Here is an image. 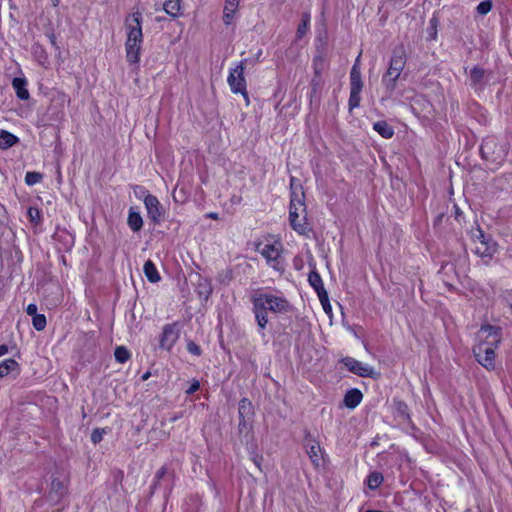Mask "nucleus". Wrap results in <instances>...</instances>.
<instances>
[{"label":"nucleus","mask_w":512,"mask_h":512,"mask_svg":"<svg viewBox=\"0 0 512 512\" xmlns=\"http://www.w3.org/2000/svg\"><path fill=\"white\" fill-rule=\"evenodd\" d=\"M477 337L479 343L473 348L474 356L483 367L493 370L495 368V349L502 338L501 328L490 324L482 325Z\"/></svg>","instance_id":"f257e3e1"},{"label":"nucleus","mask_w":512,"mask_h":512,"mask_svg":"<svg viewBox=\"0 0 512 512\" xmlns=\"http://www.w3.org/2000/svg\"><path fill=\"white\" fill-rule=\"evenodd\" d=\"M127 39L125 42L126 58L130 64H137L140 61L142 33V14L136 11L125 18Z\"/></svg>","instance_id":"f03ea898"},{"label":"nucleus","mask_w":512,"mask_h":512,"mask_svg":"<svg viewBox=\"0 0 512 512\" xmlns=\"http://www.w3.org/2000/svg\"><path fill=\"white\" fill-rule=\"evenodd\" d=\"M294 178H291V200L289 208L290 225L300 235H305L310 231L307 222L306 204L304 201V191L301 186H294Z\"/></svg>","instance_id":"7ed1b4c3"},{"label":"nucleus","mask_w":512,"mask_h":512,"mask_svg":"<svg viewBox=\"0 0 512 512\" xmlns=\"http://www.w3.org/2000/svg\"><path fill=\"white\" fill-rule=\"evenodd\" d=\"M247 59L242 60L234 69L230 71L228 76V84L233 93H240L243 95L246 104L249 105V97L246 90V80L244 77L245 64Z\"/></svg>","instance_id":"20e7f679"},{"label":"nucleus","mask_w":512,"mask_h":512,"mask_svg":"<svg viewBox=\"0 0 512 512\" xmlns=\"http://www.w3.org/2000/svg\"><path fill=\"white\" fill-rule=\"evenodd\" d=\"M360 55L357 57L351 72H350V97H349V109L353 110L360 104V93L363 88V82L361 78V72L359 68Z\"/></svg>","instance_id":"39448f33"},{"label":"nucleus","mask_w":512,"mask_h":512,"mask_svg":"<svg viewBox=\"0 0 512 512\" xmlns=\"http://www.w3.org/2000/svg\"><path fill=\"white\" fill-rule=\"evenodd\" d=\"M473 240L475 243L473 251L481 258L491 259L497 251V244L491 238L486 237L480 228H477L476 232L473 233Z\"/></svg>","instance_id":"423d86ee"},{"label":"nucleus","mask_w":512,"mask_h":512,"mask_svg":"<svg viewBox=\"0 0 512 512\" xmlns=\"http://www.w3.org/2000/svg\"><path fill=\"white\" fill-rule=\"evenodd\" d=\"M256 250L267 260V262H273L272 267L276 270H279L278 267V258L282 252V244L279 241H275L272 244H264L262 246L261 243L257 244Z\"/></svg>","instance_id":"0eeeda50"},{"label":"nucleus","mask_w":512,"mask_h":512,"mask_svg":"<svg viewBox=\"0 0 512 512\" xmlns=\"http://www.w3.org/2000/svg\"><path fill=\"white\" fill-rule=\"evenodd\" d=\"M341 362L346 366V368L350 372L360 377L375 378L376 376H378V373H375L372 367L364 365L363 363L352 357H345L341 360Z\"/></svg>","instance_id":"6e6552de"},{"label":"nucleus","mask_w":512,"mask_h":512,"mask_svg":"<svg viewBox=\"0 0 512 512\" xmlns=\"http://www.w3.org/2000/svg\"><path fill=\"white\" fill-rule=\"evenodd\" d=\"M253 304V313L260 329H264L268 323L267 307L264 305L263 296H253L251 298Z\"/></svg>","instance_id":"1a4fd4ad"},{"label":"nucleus","mask_w":512,"mask_h":512,"mask_svg":"<svg viewBox=\"0 0 512 512\" xmlns=\"http://www.w3.org/2000/svg\"><path fill=\"white\" fill-rule=\"evenodd\" d=\"M305 441L306 452L310 460L312 461L315 467H319L320 462L323 458V451L319 443L311 438L310 433L306 435Z\"/></svg>","instance_id":"9d476101"},{"label":"nucleus","mask_w":512,"mask_h":512,"mask_svg":"<svg viewBox=\"0 0 512 512\" xmlns=\"http://www.w3.org/2000/svg\"><path fill=\"white\" fill-rule=\"evenodd\" d=\"M262 296L264 297V305H269L267 307L268 310L274 313H282L288 311L289 303L286 299L271 294H264Z\"/></svg>","instance_id":"9b49d317"},{"label":"nucleus","mask_w":512,"mask_h":512,"mask_svg":"<svg viewBox=\"0 0 512 512\" xmlns=\"http://www.w3.org/2000/svg\"><path fill=\"white\" fill-rule=\"evenodd\" d=\"M144 203L147 209L148 217L154 223H159L162 212L158 199L155 196L149 194L145 197Z\"/></svg>","instance_id":"f8f14e48"},{"label":"nucleus","mask_w":512,"mask_h":512,"mask_svg":"<svg viewBox=\"0 0 512 512\" xmlns=\"http://www.w3.org/2000/svg\"><path fill=\"white\" fill-rule=\"evenodd\" d=\"M179 337L174 325H166L160 338V347L170 350Z\"/></svg>","instance_id":"ddd939ff"},{"label":"nucleus","mask_w":512,"mask_h":512,"mask_svg":"<svg viewBox=\"0 0 512 512\" xmlns=\"http://www.w3.org/2000/svg\"><path fill=\"white\" fill-rule=\"evenodd\" d=\"M406 64V52L402 45L393 50L392 57L389 63L391 68L402 72Z\"/></svg>","instance_id":"4468645a"},{"label":"nucleus","mask_w":512,"mask_h":512,"mask_svg":"<svg viewBox=\"0 0 512 512\" xmlns=\"http://www.w3.org/2000/svg\"><path fill=\"white\" fill-rule=\"evenodd\" d=\"M253 420L239 419L238 423V436L242 443L248 444L252 439Z\"/></svg>","instance_id":"2eb2a0df"},{"label":"nucleus","mask_w":512,"mask_h":512,"mask_svg":"<svg viewBox=\"0 0 512 512\" xmlns=\"http://www.w3.org/2000/svg\"><path fill=\"white\" fill-rule=\"evenodd\" d=\"M402 72L395 68L388 67L387 72L383 75L382 83L389 93H392L397 87V80Z\"/></svg>","instance_id":"dca6fc26"},{"label":"nucleus","mask_w":512,"mask_h":512,"mask_svg":"<svg viewBox=\"0 0 512 512\" xmlns=\"http://www.w3.org/2000/svg\"><path fill=\"white\" fill-rule=\"evenodd\" d=\"M239 419L253 420L255 415L254 406L248 398H242L238 406Z\"/></svg>","instance_id":"f3484780"},{"label":"nucleus","mask_w":512,"mask_h":512,"mask_svg":"<svg viewBox=\"0 0 512 512\" xmlns=\"http://www.w3.org/2000/svg\"><path fill=\"white\" fill-rule=\"evenodd\" d=\"M362 398V392L359 389L353 388L346 392L343 401L347 408L354 409L360 404Z\"/></svg>","instance_id":"a211bd4d"},{"label":"nucleus","mask_w":512,"mask_h":512,"mask_svg":"<svg viewBox=\"0 0 512 512\" xmlns=\"http://www.w3.org/2000/svg\"><path fill=\"white\" fill-rule=\"evenodd\" d=\"M485 70L479 66H475L470 71L471 86L475 90H481L484 87Z\"/></svg>","instance_id":"6ab92c4d"},{"label":"nucleus","mask_w":512,"mask_h":512,"mask_svg":"<svg viewBox=\"0 0 512 512\" xmlns=\"http://www.w3.org/2000/svg\"><path fill=\"white\" fill-rule=\"evenodd\" d=\"M12 85L19 99L27 100L29 98V92L26 89L27 82L25 79L16 77L13 79Z\"/></svg>","instance_id":"aec40b11"},{"label":"nucleus","mask_w":512,"mask_h":512,"mask_svg":"<svg viewBox=\"0 0 512 512\" xmlns=\"http://www.w3.org/2000/svg\"><path fill=\"white\" fill-rule=\"evenodd\" d=\"M66 494V488L62 481L59 479H53L51 482V488L49 492V497L51 499L60 500Z\"/></svg>","instance_id":"412c9836"},{"label":"nucleus","mask_w":512,"mask_h":512,"mask_svg":"<svg viewBox=\"0 0 512 512\" xmlns=\"http://www.w3.org/2000/svg\"><path fill=\"white\" fill-rule=\"evenodd\" d=\"M19 141L18 137H16L14 134L6 131L1 130L0 132V147L2 149H8L12 147L14 144H16Z\"/></svg>","instance_id":"4be33fe9"},{"label":"nucleus","mask_w":512,"mask_h":512,"mask_svg":"<svg viewBox=\"0 0 512 512\" xmlns=\"http://www.w3.org/2000/svg\"><path fill=\"white\" fill-rule=\"evenodd\" d=\"M374 130L383 138L389 139L394 135V130L386 121H378L374 123Z\"/></svg>","instance_id":"5701e85b"},{"label":"nucleus","mask_w":512,"mask_h":512,"mask_svg":"<svg viewBox=\"0 0 512 512\" xmlns=\"http://www.w3.org/2000/svg\"><path fill=\"white\" fill-rule=\"evenodd\" d=\"M144 274L151 283H156L160 280V275L151 260H147L144 264Z\"/></svg>","instance_id":"b1692460"},{"label":"nucleus","mask_w":512,"mask_h":512,"mask_svg":"<svg viewBox=\"0 0 512 512\" xmlns=\"http://www.w3.org/2000/svg\"><path fill=\"white\" fill-rule=\"evenodd\" d=\"M308 281L310 285L315 289L318 296L322 294V291H326L323 285L322 278L316 271H311L309 273Z\"/></svg>","instance_id":"393cba45"},{"label":"nucleus","mask_w":512,"mask_h":512,"mask_svg":"<svg viewBox=\"0 0 512 512\" xmlns=\"http://www.w3.org/2000/svg\"><path fill=\"white\" fill-rule=\"evenodd\" d=\"M164 11L172 16L177 17L180 14L181 1L180 0H166L163 4Z\"/></svg>","instance_id":"a878e982"},{"label":"nucleus","mask_w":512,"mask_h":512,"mask_svg":"<svg viewBox=\"0 0 512 512\" xmlns=\"http://www.w3.org/2000/svg\"><path fill=\"white\" fill-rule=\"evenodd\" d=\"M128 225L134 232H138L143 226L142 217L139 213L133 211L132 209L128 215Z\"/></svg>","instance_id":"bb28decb"},{"label":"nucleus","mask_w":512,"mask_h":512,"mask_svg":"<svg viewBox=\"0 0 512 512\" xmlns=\"http://www.w3.org/2000/svg\"><path fill=\"white\" fill-rule=\"evenodd\" d=\"M18 366V363L14 359H6L0 363V378L9 374Z\"/></svg>","instance_id":"cd10ccee"},{"label":"nucleus","mask_w":512,"mask_h":512,"mask_svg":"<svg viewBox=\"0 0 512 512\" xmlns=\"http://www.w3.org/2000/svg\"><path fill=\"white\" fill-rule=\"evenodd\" d=\"M383 482V475L380 472H372L367 478V485L370 489H377Z\"/></svg>","instance_id":"c85d7f7f"},{"label":"nucleus","mask_w":512,"mask_h":512,"mask_svg":"<svg viewBox=\"0 0 512 512\" xmlns=\"http://www.w3.org/2000/svg\"><path fill=\"white\" fill-rule=\"evenodd\" d=\"M114 356L119 363H125L130 358V352L124 346H118L115 349Z\"/></svg>","instance_id":"c756f323"},{"label":"nucleus","mask_w":512,"mask_h":512,"mask_svg":"<svg viewBox=\"0 0 512 512\" xmlns=\"http://www.w3.org/2000/svg\"><path fill=\"white\" fill-rule=\"evenodd\" d=\"M33 327L37 331H42L46 327V317L43 314H37L32 319Z\"/></svg>","instance_id":"7c9ffc66"},{"label":"nucleus","mask_w":512,"mask_h":512,"mask_svg":"<svg viewBox=\"0 0 512 512\" xmlns=\"http://www.w3.org/2000/svg\"><path fill=\"white\" fill-rule=\"evenodd\" d=\"M42 179V174L39 172H27L25 176V182L27 185H34L40 182Z\"/></svg>","instance_id":"2f4dec72"},{"label":"nucleus","mask_w":512,"mask_h":512,"mask_svg":"<svg viewBox=\"0 0 512 512\" xmlns=\"http://www.w3.org/2000/svg\"><path fill=\"white\" fill-rule=\"evenodd\" d=\"M395 407L400 416H402L404 419H409L408 406L405 402L396 401Z\"/></svg>","instance_id":"473e14b6"},{"label":"nucleus","mask_w":512,"mask_h":512,"mask_svg":"<svg viewBox=\"0 0 512 512\" xmlns=\"http://www.w3.org/2000/svg\"><path fill=\"white\" fill-rule=\"evenodd\" d=\"M319 300L323 306V309L326 313H330L331 312V305L329 303V298H328V293L327 291H322V294H320L319 296Z\"/></svg>","instance_id":"72a5a7b5"},{"label":"nucleus","mask_w":512,"mask_h":512,"mask_svg":"<svg viewBox=\"0 0 512 512\" xmlns=\"http://www.w3.org/2000/svg\"><path fill=\"white\" fill-rule=\"evenodd\" d=\"M27 214L32 223L38 224L40 222V211L37 208L30 207Z\"/></svg>","instance_id":"f704fd0d"},{"label":"nucleus","mask_w":512,"mask_h":512,"mask_svg":"<svg viewBox=\"0 0 512 512\" xmlns=\"http://www.w3.org/2000/svg\"><path fill=\"white\" fill-rule=\"evenodd\" d=\"M492 8V4L489 0L482 1L477 6V12L481 15L487 14Z\"/></svg>","instance_id":"c9c22d12"},{"label":"nucleus","mask_w":512,"mask_h":512,"mask_svg":"<svg viewBox=\"0 0 512 512\" xmlns=\"http://www.w3.org/2000/svg\"><path fill=\"white\" fill-rule=\"evenodd\" d=\"M240 0H225V10L230 12H236L239 6Z\"/></svg>","instance_id":"e433bc0d"},{"label":"nucleus","mask_w":512,"mask_h":512,"mask_svg":"<svg viewBox=\"0 0 512 512\" xmlns=\"http://www.w3.org/2000/svg\"><path fill=\"white\" fill-rule=\"evenodd\" d=\"M187 350L193 355H201V348L193 341L188 342Z\"/></svg>","instance_id":"4c0bfd02"},{"label":"nucleus","mask_w":512,"mask_h":512,"mask_svg":"<svg viewBox=\"0 0 512 512\" xmlns=\"http://www.w3.org/2000/svg\"><path fill=\"white\" fill-rule=\"evenodd\" d=\"M53 101H57L60 105L63 106L66 102H69V98L65 93L57 91Z\"/></svg>","instance_id":"58836bf2"},{"label":"nucleus","mask_w":512,"mask_h":512,"mask_svg":"<svg viewBox=\"0 0 512 512\" xmlns=\"http://www.w3.org/2000/svg\"><path fill=\"white\" fill-rule=\"evenodd\" d=\"M103 433H104V430H100V429L93 430V432L91 434V441L94 444L99 443L103 438Z\"/></svg>","instance_id":"ea45409f"},{"label":"nucleus","mask_w":512,"mask_h":512,"mask_svg":"<svg viewBox=\"0 0 512 512\" xmlns=\"http://www.w3.org/2000/svg\"><path fill=\"white\" fill-rule=\"evenodd\" d=\"M167 474V468L165 466L161 467L155 474V483L153 485V488L156 487V485L164 478V476Z\"/></svg>","instance_id":"a19ab883"},{"label":"nucleus","mask_w":512,"mask_h":512,"mask_svg":"<svg viewBox=\"0 0 512 512\" xmlns=\"http://www.w3.org/2000/svg\"><path fill=\"white\" fill-rule=\"evenodd\" d=\"M307 29H308L307 21H302V23L298 26V29H297V37L298 38L303 37L305 35V33L307 32Z\"/></svg>","instance_id":"79ce46f5"},{"label":"nucleus","mask_w":512,"mask_h":512,"mask_svg":"<svg viewBox=\"0 0 512 512\" xmlns=\"http://www.w3.org/2000/svg\"><path fill=\"white\" fill-rule=\"evenodd\" d=\"M234 14L235 12H230L224 9L223 22L226 25H230L233 21Z\"/></svg>","instance_id":"37998d69"},{"label":"nucleus","mask_w":512,"mask_h":512,"mask_svg":"<svg viewBox=\"0 0 512 512\" xmlns=\"http://www.w3.org/2000/svg\"><path fill=\"white\" fill-rule=\"evenodd\" d=\"M199 388H200V383H199V381L194 380V381L192 382V384L190 385V387L186 390V394H187V395H191V394L195 393L196 391H198V390H199Z\"/></svg>","instance_id":"c03bdc74"},{"label":"nucleus","mask_w":512,"mask_h":512,"mask_svg":"<svg viewBox=\"0 0 512 512\" xmlns=\"http://www.w3.org/2000/svg\"><path fill=\"white\" fill-rule=\"evenodd\" d=\"M26 313L28 315H31V316L37 315V306H36V304H33V303L29 304L27 306V308H26Z\"/></svg>","instance_id":"a18cd8bd"},{"label":"nucleus","mask_w":512,"mask_h":512,"mask_svg":"<svg viewBox=\"0 0 512 512\" xmlns=\"http://www.w3.org/2000/svg\"><path fill=\"white\" fill-rule=\"evenodd\" d=\"M492 144V141H484L481 145V153L483 157H486L487 151L490 149V146Z\"/></svg>","instance_id":"49530a36"},{"label":"nucleus","mask_w":512,"mask_h":512,"mask_svg":"<svg viewBox=\"0 0 512 512\" xmlns=\"http://www.w3.org/2000/svg\"><path fill=\"white\" fill-rule=\"evenodd\" d=\"M445 270L453 271V270H454L453 265H452V264H449V263H447V264L443 265V266L441 267L440 273H444V272H445Z\"/></svg>","instance_id":"de8ad7c7"},{"label":"nucleus","mask_w":512,"mask_h":512,"mask_svg":"<svg viewBox=\"0 0 512 512\" xmlns=\"http://www.w3.org/2000/svg\"><path fill=\"white\" fill-rule=\"evenodd\" d=\"M8 352V346L5 344L0 345V356L5 355Z\"/></svg>","instance_id":"09e8293b"},{"label":"nucleus","mask_w":512,"mask_h":512,"mask_svg":"<svg viewBox=\"0 0 512 512\" xmlns=\"http://www.w3.org/2000/svg\"><path fill=\"white\" fill-rule=\"evenodd\" d=\"M253 461H254L255 465H256L259 469H261V461H262V457H258V456H256V457L253 459Z\"/></svg>","instance_id":"8fccbe9b"},{"label":"nucleus","mask_w":512,"mask_h":512,"mask_svg":"<svg viewBox=\"0 0 512 512\" xmlns=\"http://www.w3.org/2000/svg\"><path fill=\"white\" fill-rule=\"evenodd\" d=\"M207 217L208 218H211V219H214V220H218V214L215 213V212H210L207 214Z\"/></svg>","instance_id":"3c124183"},{"label":"nucleus","mask_w":512,"mask_h":512,"mask_svg":"<svg viewBox=\"0 0 512 512\" xmlns=\"http://www.w3.org/2000/svg\"><path fill=\"white\" fill-rule=\"evenodd\" d=\"M150 375H151V373L148 371V372H146V373H144V374L142 375L141 379H142L143 381H146V380H148V378L150 377Z\"/></svg>","instance_id":"603ef678"},{"label":"nucleus","mask_w":512,"mask_h":512,"mask_svg":"<svg viewBox=\"0 0 512 512\" xmlns=\"http://www.w3.org/2000/svg\"><path fill=\"white\" fill-rule=\"evenodd\" d=\"M314 65H315V73H316L317 75H319V74H320V69H319V68L317 67V65H316V60H314Z\"/></svg>","instance_id":"864d4df0"},{"label":"nucleus","mask_w":512,"mask_h":512,"mask_svg":"<svg viewBox=\"0 0 512 512\" xmlns=\"http://www.w3.org/2000/svg\"><path fill=\"white\" fill-rule=\"evenodd\" d=\"M302 21H307V24H308L309 23V15L308 14H304Z\"/></svg>","instance_id":"5fc2aeb1"},{"label":"nucleus","mask_w":512,"mask_h":512,"mask_svg":"<svg viewBox=\"0 0 512 512\" xmlns=\"http://www.w3.org/2000/svg\"><path fill=\"white\" fill-rule=\"evenodd\" d=\"M180 416L179 415H175L174 417L171 418V421H176L177 419H179Z\"/></svg>","instance_id":"6e6d98bb"},{"label":"nucleus","mask_w":512,"mask_h":512,"mask_svg":"<svg viewBox=\"0 0 512 512\" xmlns=\"http://www.w3.org/2000/svg\"><path fill=\"white\" fill-rule=\"evenodd\" d=\"M366 512H382V511H379V510H367Z\"/></svg>","instance_id":"4d7b16f0"}]
</instances>
